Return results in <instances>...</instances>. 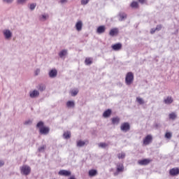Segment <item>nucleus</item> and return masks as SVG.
Segmentation results:
<instances>
[{
	"label": "nucleus",
	"instance_id": "obj_9",
	"mask_svg": "<svg viewBox=\"0 0 179 179\" xmlns=\"http://www.w3.org/2000/svg\"><path fill=\"white\" fill-rule=\"evenodd\" d=\"M85 145H89V141L86 140L85 141H83L82 140H79L76 141L77 148H83Z\"/></svg>",
	"mask_w": 179,
	"mask_h": 179
},
{
	"label": "nucleus",
	"instance_id": "obj_36",
	"mask_svg": "<svg viewBox=\"0 0 179 179\" xmlns=\"http://www.w3.org/2000/svg\"><path fill=\"white\" fill-rule=\"evenodd\" d=\"M136 101L140 103V104H145V101H143V99L141 97H137L136 98Z\"/></svg>",
	"mask_w": 179,
	"mask_h": 179
},
{
	"label": "nucleus",
	"instance_id": "obj_23",
	"mask_svg": "<svg viewBox=\"0 0 179 179\" xmlns=\"http://www.w3.org/2000/svg\"><path fill=\"white\" fill-rule=\"evenodd\" d=\"M110 115H111V110L110 109H108L103 113V117L104 118H108V117H110Z\"/></svg>",
	"mask_w": 179,
	"mask_h": 179
},
{
	"label": "nucleus",
	"instance_id": "obj_4",
	"mask_svg": "<svg viewBox=\"0 0 179 179\" xmlns=\"http://www.w3.org/2000/svg\"><path fill=\"white\" fill-rule=\"evenodd\" d=\"M3 36L5 40H10V38H12L13 34L9 29H5L3 30Z\"/></svg>",
	"mask_w": 179,
	"mask_h": 179
},
{
	"label": "nucleus",
	"instance_id": "obj_5",
	"mask_svg": "<svg viewBox=\"0 0 179 179\" xmlns=\"http://www.w3.org/2000/svg\"><path fill=\"white\" fill-rule=\"evenodd\" d=\"M120 129L122 132H128L131 129V125L128 122H124L121 124Z\"/></svg>",
	"mask_w": 179,
	"mask_h": 179
},
{
	"label": "nucleus",
	"instance_id": "obj_7",
	"mask_svg": "<svg viewBox=\"0 0 179 179\" xmlns=\"http://www.w3.org/2000/svg\"><path fill=\"white\" fill-rule=\"evenodd\" d=\"M119 33H120V30L118 29V28H113L110 30L109 36H110L111 37H115L118 36Z\"/></svg>",
	"mask_w": 179,
	"mask_h": 179
},
{
	"label": "nucleus",
	"instance_id": "obj_15",
	"mask_svg": "<svg viewBox=\"0 0 179 179\" xmlns=\"http://www.w3.org/2000/svg\"><path fill=\"white\" fill-rule=\"evenodd\" d=\"M96 33L97 34H103V33H106V26L101 25L98 27L96 29Z\"/></svg>",
	"mask_w": 179,
	"mask_h": 179
},
{
	"label": "nucleus",
	"instance_id": "obj_16",
	"mask_svg": "<svg viewBox=\"0 0 179 179\" xmlns=\"http://www.w3.org/2000/svg\"><path fill=\"white\" fill-rule=\"evenodd\" d=\"M71 174V171L61 170L59 171V175L64 176V177H69Z\"/></svg>",
	"mask_w": 179,
	"mask_h": 179
},
{
	"label": "nucleus",
	"instance_id": "obj_20",
	"mask_svg": "<svg viewBox=\"0 0 179 179\" xmlns=\"http://www.w3.org/2000/svg\"><path fill=\"white\" fill-rule=\"evenodd\" d=\"M88 174L90 177H96V176L98 174V172L96 169H91L89 171Z\"/></svg>",
	"mask_w": 179,
	"mask_h": 179
},
{
	"label": "nucleus",
	"instance_id": "obj_42",
	"mask_svg": "<svg viewBox=\"0 0 179 179\" xmlns=\"http://www.w3.org/2000/svg\"><path fill=\"white\" fill-rule=\"evenodd\" d=\"M35 76H38L40 75V69H36V71H34Z\"/></svg>",
	"mask_w": 179,
	"mask_h": 179
},
{
	"label": "nucleus",
	"instance_id": "obj_38",
	"mask_svg": "<svg viewBox=\"0 0 179 179\" xmlns=\"http://www.w3.org/2000/svg\"><path fill=\"white\" fill-rule=\"evenodd\" d=\"M117 157L120 159H125V153L124 152H121V153L117 154Z\"/></svg>",
	"mask_w": 179,
	"mask_h": 179
},
{
	"label": "nucleus",
	"instance_id": "obj_14",
	"mask_svg": "<svg viewBox=\"0 0 179 179\" xmlns=\"http://www.w3.org/2000/svg\"><path fill=\"white\" fill-rule=\"evenodd\" d=\"M163 26L162 24H158L156 28H152L150 29V34H155L156 31H160L162 30Z\"/></svg>",
	"mask_w": 179,
	"mask_h": 179
},
{
	"label": "nucleus",
	"instance_id": "obj_18",
	"mask_svg": "<svg viewBox=\"0 0 179 179\" xmlns=\"http://www.w3.org/2000/svg\"><path fill=\"white\" fill-rule=\"evenodd\" d=\"M138 163V164H140V166H147V164H149V163H150V159H144L142 160H139Z\"/></svg>",
	"mask_w": 179,
	"mask_h": 179
},
{
	"label": "nucleus",
	"instance_id": "obj_32",
	"mask_svg": "<svg viewBox=\"0 0 179 179\" xmlns=\"http://www.w3.org/2000/svg\"><path fill=\"white\" fill-rule=\"evenodd\" d=\"M99 148H101V149H106V148H107V146H108V144L106 143H99L98 144Z\"/></svg>",
	"mask_w": 179,
	"mask_h": 179
},
{
	"label": "nucleus",
	"instance_id": "obj_25",
	"mask_svg": "<svg viewBox=\"0 0 179 179\" xmlns=\"http://www.w3.org/2000/svg\"><path fill=\"white\" fill-rule=\"evenodd\" d=\"M169 120H172V121H174L177 118V113L172 112L169 115Z\"/></svg>",
	"mask_w": 179,
	"mask_h": 179
},
{
	"label": "nucleus",
	"instance_id": "obj_28",
	"mask_svg": "<svg viewBox=\"0 0 179 179\" xmlns=\"http://www.w3.org/2000/svg\"><path fill=\"white\" fill-rule=\"evenodd\" d=\"M48 18V15H47V14H43V15L39 16V19L42 22H45V20H47Z\"/></svg>",
	"mask_w": 179,
	"mask_h": 179
},
{
	"label": "nucleus",
	"instance_id": "obj_11",
	"mask_svg": "<svg viewBox=\"0 0 179 179\" xmlns=\"http://www.w3.org/2000/svg\"><path fill=\"white\" fill-rule=\"evenodd\" d=\"M153 139V137H152L151 135H148L144 139H143V143L147 145L150 143H152V141Z\"/></svg>",
	"mask_w": 179,
	"mask_h": 179
},
{
	"label": "nucleus",
	"instance_id": "obj_50",
	"mask_svg": "<svg viewBox=\"0 0 179 179\" xmlns=\"http://www.w3.org/2000/svg\"><path fill=\"white\" fill-rule=\"evenodd\" d=\"M0 117H1V113H0Z\"/></svg>",
	"mask_w": 179,
	"mask_h": 179
},
{
	"label": "nucleus",
	"instance_id": "obj_24",
	"mask_svg": "<svg viewBox=\"0 0 179 179\" xmlns=\"http://www.w3.org/2000/svg\"><path fill=\"white\" fill-rule=\"evenodd\" d=\"M78 93H79V90L78 89H74L70 91V94L72 96V97L78 96Z\"/></svg>",
	"mask_w": 179,
	"mask_h": 179
},
{
	"label": "nucleus",
	"instance_id": "obj_6",
	"mask_svg": "<svg viewBox=\"0 0 179 179\" xmlns=\"http://www.w3.org/2000/svg\"><path fill=\"white\" fill-rule=\"evenodd\" d=\"M38 96H40V92L37 90L29 92V97H31V99H37Z\"/></svg>",
	"mask_w": 179,
	"mask_h": 179
},
{
	"label": "nucleus",
	"instance_id": "obj_45",
	"mask_svg": "<svg viewBox=\"0 0 179 179\" xmlns=\"http://www.w3.org/2000/svg\"><path fill=\"white\" fill-rule=\"evenodd\" d=\"M4 2H6L7 3H12L13 2V0H3Z\"/></svg>",
	"mask_w": 179,
	"mask_h": 179
},
{
	"label": "nucleus",
	"instance_id": "obj_41",
	"mask_svg": "<svg viewBox=\"0 0 179 179\" xmlns=\"http://www.w3.org/2000/svg\"><path fill=\"white\" fill-rule=\"evenodd\" d=\"M90 0H81V5H87Z\"/></svg>",
	"mask_w": 179,
	"mask_h": 179
},
{
	"label": "nucleus",
	"instance_id": "obj_37",
	"mask_svg": "<svg viewBox=\"0 0 179 179\" xmlns=\"http://www.w3.org/2000/svg\"><path fill=\"white\" fill-rule=\"evenodd\" d=\"M69 0H59L58 3H60V5H66Z\"/></svg>",
	"mask_w": 179,
	"mask_h": 179
},
{
	"label": "nucleus",
	"instance_id": "obj_30",
	"mask_svg": "<svg viewBox=\"0 0 179 179\" xmlns=\"http://www.w3.org/2000/svg\"><path fill=\"white\" fill-rule=\"evenodd\" d=\"M83 24L82 23H76V29L77 31H80L82 30Z\"/></svg>",
	"mask_w": 179,
	"mask_h": 179
},
{
	"label": "nucleus",
	"instance_id": "obj_17",
	"mask_svg": "<svg viewBox=\"0 0 179 179\" xmlns=\"http://www.w3.org/2000/svg\"><path fill=\"white\" fill-rule=\"evenodd\" d=\"M112 48L114 51H120L122 48V44L118 43L112 45Z\"/></svg>",
	"mask_w": 179,
	"mask_h": 179
},
{
	"label": "nucleus",
	"instance_id": "obj_1",
	"mask_svg": "<svg viewBox=\"0 0 179 179\" xmlns=\"http://www.w3.org/2000/svg\"><path fill=\"white\" fill-rule=\"evenodd\" d=\"M20 170L22 176H29L31 173V168L29 165H23L20 168Z\"/></svg>",
	"mask_w": 179,
	"mask_h": 179
},
{
	"label": "nucleus",
	"instance_id": "obj_26",
	"mask_svg": "<svg viewBox=\"0 0 179 179\" xmlns=\"http://www.w3.org/2000/svg\"><path fill=\"white\" fill-rule=\"evenodd\" d=\"M45 149H47V145H41L38 148V152H39V153H44V152H45Z\"/></svg>",
	"mask_w": 179,
	"mask_h": 179
},
{
	"label": "nucleus",
	"instance_id": "obj_12",
	"mask_svg": "<svg viewBox=\"0 0 179 179\" xmlns=\"http://www.w3.org/2000/svg\"><path fill=\"white\" fill-rule=\"evenodd\" d=\"M169 174L172 176H178L179 174V169L178 168H173L169 170Z\"/></svg>",
	"mask_w": 179,
	"mask_h": 179
},
{
	"label": "nucleus",
	"instance_id": "obj_27",
	"mask_svg": "<svg viewBox=\"0 0 179 179\" xmlns=\"http://www.w3.org/2000/svg\"><path fill=\"white\" fill-rule=\"evenodd\" d=\"M124 19H127V14L124 13H120L119 14V20H120V22H122V20H124Z\"/></svg>",
	"mask_w": 179,
	"mask_h": 179
},
{
	"label": "nucleus",
	"instance_id": "obj_29",
	"mask_svg": "<svg viewBox=\"0 0 179 179\" xmlns=\"http://www.w3.org/2000/svg\"><path fill=\"white\" fill-rule=\"evenodd\" d=\"M131 8H133L134 9H136L138 8L139 4L138 3V1H132L130 4Z\"/></svg>",
	"mask_w": 179,
	"mask_h": 179
},
{
	"label": "nucleus",
	"instance_id": "obj_46",
	"mask_svg": "<svg viewBox=\"0 0 179 179\" xmlns=\"http://www.w3.org/2000/svg\"><path fill=\"white\" fill-rule=\"evenodd\" d=\"M5 165V162L3 160L0 161V167H2Z\"/></svg>",
	"mask_w": 179,
	"mask_h": 179
},
{
	"label": "nucleus",
	"instance_id": "obj_40",
	"mask_svg": "<svg viewBox=\"0 0 179 179\" xmlns=\"http://www.w3.org/2000/svg\"><path fill=\"white\" fill-rule=\"evenodd\" d=\"M43 126H44V122H38V124H36L37 128H39V129H40L41 128H43Z\"/></svg>",
	"mask_w": 179,
	"mask_h": 179
},
{
	"label": "nucleus",
	"instance_id": "obj_43",
	"mask_svg": "<svg viewBox=\"0 0 179 179\" xmlns=\"http://www.w3.org/2000/svg\"><path fill=\"white\" fill-rule=\"evenodd\" d=\"M31 120H27L24 122V125H31Z\"/></svg>",
	"mask_w": 179,
	"mask_h": 179
},
{
	"label": "nucleus",
	"instance_id": "obj_13",
	"mask_svg": "<svg viewBox=\"0 0 179 179\" xmlns=\"http://www.w3.org/2000/svg\"><path fill=\"white\" fill-rule=\"evenodd\" d=\"M57 75H58V71L57 69H54L49 71V77L53 79L54 78H57Z\"/></svg>",
	"mask_w": 179,
	"mask_h": 179
},
{
	"label": "nucleus",
	"instance_id": "obj_49",
	"mask_svg": "<svg viewBox=\"0 0 179 179\" xmlns=\"http://www.w3.org/2000/svg\"><path fill=\"white\" fill-rule=\"evenodd\" d=\"M77 23H82V21L79 20L77 22Z\"/></svg>",
	"mask_w": 179,
	"mask_h": 179
},
{
	"label": "nucleus",
	"instance_id": "obj_21",
	"mask_svg": "<svg viewBox=\"0 0 179 179\" xmlns=\"http://www.w3.org/2000/svg\"><path fill=\"white\" fill-rule=\"evenodd\" d=\"M173 100L171 96H167L164 100V102L165 104H171L173 103Z\"/></svg>",
	"mask_w": 179,
	"mask_h": 179
},
{
	"label": "nucleus",
	"instance_id": "obj_47",
	"mask_svg": "<svg viewBox=\"0 0 179 179\" xmlns=\"http://www.w3.org/2000/svg\"><path fill=\"white\" fill-rule=\"evenodd\" d=\"M140 3H145V0H138Z\"/></svg>",
	"mask_w": 179,
	"mask_h": 179
},
{
	"label": "nucleus",
	"instance_id": "obj_8",
	"mask_svg": "<svg viewBox=\"0 0 179 179\" xmlns=\"http://www.w3.org/2000/svg\"><path fill=\"white\" fill-rule=\"evenodd\" d=\"M58 55L59 58H61L62 59H65V58H66V55H68V50L66 49L62 50L58 53Z\"/></svg>",
	"mask_w": 179,
	"mask_h": 179
},
{
	"label": "nucleus",
	"instance_id": "obj_2",
	"mask_svg": "<svg viewBox=\"0 0 179 179\" xmlns=\"http://www.w3.org/2000/svg\"><path fill=\"white\" fill-rule=\"evenodd\" d=\"M125 83L127 86H130L134 83V73L129 72L127 73L125 77Z\"/></svg>",
	"mask_w": 179,
	"mask_h": 179
},
{
	"label": "nucleus",
	"instance_id": "obj_19",
	"mask_svg": "<svg viewBox=\"0 0 179 179\" xmlns=\"http://www.w3.org/2000/svg\"><path fill=\"white\" fill-rule=\"evenodd\" d=\"M66 106L67 108H75V101H68Z\"/></svg>",
	"mask_w": 179,
	"mask_h": 179
},
{
	"label": "nucleus",
	"instance_id": "obj_35",
	"mask_svg": "<svg viewBox=\"0 0 179 179\" xmlns=\"http://www.w3.org/2000/svg\"><path fill=\"white\" fill-rule=\"evenodd\" d=\"M37 6V4L36 3H31L29 5V9L30 10H34L36 9V7Z\"/></svg>",
	"mask_w": 179,
	"mask_h": 179
},
{
	"label": "nucleus",
	"instance_id": "obj_44",
	"mask_svg": "<svg viewBox=\"0 0 179 179\" xmlns=\"http://www.w3.org/2000/svg\"><path fill=\"white\" fill-rule=\"evenodd\" d=\"M27 0H17V3H20V5H23L24 2H26Z\"/></svg>",
	"mask_w": 179,
	"mask_h": 179
},
{
	"label": "nucleus",
	"instance_id": "obj_34",
	"mask_svg": "<svg viewBox=\"0 0 179 179\" xmlns=\"http://www.w3.org/2000/svg\"><path fill=\"white\" fill-rule=\"evenodd\" d=\"M38 90L40 92H44V90H45V85H44L43 84L39 85L38 87Z\"/></svg>",
	"mask_w": 179,
	"mask_h": 179
},
{
	"label": "nucleus",
	"instance_id": "obj_48",
	"mask_svg": "<svg viewBox=\"0 0 179 179\" xmlns=\"http://www.w3.org/2000/svg\"><path fill=\"white\" fill-rule=\"evenodd\" d=\"M69 179H76V178H75V176H72Z\"/></svg>",
	"mask_w": 179,
	"mask_h": 179
},
{
	"label": "nucleus",
	"instance_id": "obj_10",
	"mask_svg": "<svg viewBox=\"0 0 179 179\" xmlns=\"http://www.w3.org/2000/svg\"><path fill=\"white\" fill-rule=\"evenodd\" d=\"M40 134L42 135H48L50 134V127H41L39 130Z\"/></svg>",
	"mask_w": 179,
	"mask_h": 179
},
{
	"label": "nucleus",
	"instance_id": "obj_39",
	"mask_svg": "<svg viewBox=\"0 0 179 179\" xmlns=\"http://www.w3.org/2000/svg\"><path fill=\"white\" fill-rule=\"evenodd\" d=\"M171 136H173V134L171 132H166L165 134V138H166V139H171Z\"/></svg>",
	"mask_w": 179,
	"mask_h": 179
},
{
	"label": "nucleus",
	"instance_id": "obj_3",
	"mask_svg": "<svg viewBox=\"0 0 179 179\" xmlns=\"http://www.w3.org/2000/svg\"><path fill=\"white\" fill-rule=\"evenodd\" d=\"M124 164L118 162L116 164V171L114 173V176H118L120 173H124Z\"/></svg>",
	"mask_w": 179,
	"mask_h": 179
},
{
	"label": "nucleus",
	"instance_id": "obj_33",
	"mask_svg": "<svg viewBox=\"0 0 179 179\" xmlns=\"http://www.w3.org/2000/svg\"><path fill=\"white\" fill-rule=\"evenodd\" d=\"M85 64L87 65H92V64H93V61H92V59L90 57H87L85 59Z\"/></svg>",
	"mask_w": 179,
	"mask_h": 179
},
{
	"label": "nucleus",
	"instance_id": "obj_31",
	"mask_svg": "<svg viewBox=\"0 0 179 179\" xmlns=\"http://www.w3.org/2000/svg\"><path fill=\"white\" fill-rule=\"evenodd\" d=\"M63 136L64 139H69L71 138V131H65Z\"/></svg>",
	"mask_w": 179,
	"mask_h": 179
},
{
	"label": "nucleus",
	"instance_id": "obj_22",
	"mask_svg": "<svg viewBox=\"0 0 179 179\" xmlns=\"http://www.w3.org/2000/svg\"><path fill=\"white\" fill-rule=\"evenodd\" d=\"M120 119L118 117L112 118V124L113 125H118L120 124Z\"/></svg>",
	"mask_w": 179,
	"mask_h": 179
}]
</instances>
